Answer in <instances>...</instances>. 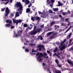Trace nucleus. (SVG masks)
<instances>
[{
    "instance_id": "nucleus-1",
    "label": "nucleus",
    "mask_w": 73,
    "mask_h": 73,
    "mask_svg": "<svg viewBox=\"0 0 73 73\" xmlns=\"http://www.w3.org/2000/svg\"><path fill=\"white\" fill-rule=\"evenodd\" d=\"M43 54H44L42 53H39V52H38V54H36V56H39L37 59V60L38 61H41L42 60H43V57H42L44 56V57L46 58H48V56H47L48 54L44 52Z\"/></svg>"
},
{
    "instance_id": "nucleus-2",
    "label": "nucleus",
    "mask_w": 73,
    "mask_h": 73,
    "mask_svg": "<svg viewBox=\"0 0 73 73\" xmlns=\"http://www.w3.org/2000/svg\"><path fill=\"white\" fill-rule=\"evenodd\" d=\"M16 7L17 8H19L17 10L20 12V14L21 15L22 13V10H23V6L21 5V3L20 2H17L16 4Z\"/></svg>"
},
{
    "instance_id": "nucleus-3",
    "label": "nucleus",
    "mask_w": 73,
    "mask_h": 73,
    "mask_svg": "<svg viewBox=\"0 0 73 73\" xmlns=\"http://www.w3.org/2000/svg\"><path fill=\"white\" fill-rule=\"evenodd\" d=\"M66 41V39H65L63 42H61V44H62V46L61 47L60 46H59V48H60V50H62L63 49L66 48V45L65 44H63V43H64Z\"/></svg>"
},
{
    "instance_id": "nucleus-4",
    "label": "nucleus",
    "mask_w": 73,
    "mask_h": 73,
    "mask_svg": "<svg viewBox=\"0 0 73 73\" xmlns=\"http://www.w3.org/2000/svg\"><path fill=\"white\" fill-rule=\"evenodd\" d=\"M42 65L43 68L44 69H46L48 71V72L50 71V68H49V67L47 65L45 64L44 63H42Z\"/></svg>"
},
{
    "instance_id": "nucleus-5",
    "label": "nucleus",
    "mask_w": 73,
    "mask_h": 73,
    "mask_svg": "<svg viewBox=\"0 0 73 73\" xmlns=\"http://www.w3.org/2000/svg\"><path fill=\"white\" fill-rule=\"evenodd\" d=\"M6 22L7 23H9V24H6L5 25V26L6 27H10V26L12 24V21H11L7 20L6 21Z\"/></svg>"
},
{
    "instance_id": "nucleus-6",
    "label": "nucleus",
    "mask_w": 73,
    "mask_h": 73,
    "mask_svg": "<svg viewBox=\"0 0 73 73\" xmlns=\"http://www.w3.org/2000/svg\"><path fill=\"white\" fill-rule=\"evenodd\" d=\"M13 23H16V25H17L19 23H21L23 20L21 19H19V20H16L15 19H13Z\"/></svg>"
},
{
    "instance_id": "nucleus-7",
    "label": "nucleus",
    "mask_w": 73,
    "mask_h": 73,
    "mask_svg": "<svg viewBox=\"0 0 73 73\" xmlns=\"http://www.w3.org/2000/svg\"><path fill=\"white\" fill-rule=\"evenodd\" d=\"M10 11H9V10L8 9V8L7 7L5 10L6 13H5V17H7V16H8V15Z\"/></svg>"
},
{
    "instance_id": "nucleus-8",
    "label": "nucleus",
    "mask_w": 73,
    "mask_h": 73,
    "mask_svg": "<svg viewBox=\"0 0 73 73\" xmlns=\"http://www.w3.org/2000/svg\"><path fill=\"white\" fill-rule=\"evenodd\" d=\"M47 5L48 7H53V4L50 3V0H47Z\"/></svg>"
},
{
    "instance_id": "nucleus-9",
    "label": "nucleus",
    "mask_w": 73,
    "mask_h": 73,
    "mask_svg": "<svg viewBox=\"0 0 73 73\" xmlns=\"http://www.w3.org/2000/svg\"><path fill=\"white\" fill-rule=\"evenodd\" d=\"M29 33L31 35H36L37 33V32L36 31L33 30L30 32Z\"/></svg>"
},
{
    "instance_id": "nucleus-10",
    "label": "nucleus",
    "mask_w": 73,
    "mask_h": 73,
    "mask_svg": "<svg viewBox=\"0 0 73 73\" xmlns=\"http://www.w3.org/2000/svg\"><path fill=\"white\" fill-rule=\"evenodd\" d=\"M67 61L68 64H69L72 66H73V62H72L70 60H68Z\"/></svg>"
},
{
    "instance_id": "nucleus-11",
    "label": "nucleus",
    "mask_w": 73,
    "mask_h": 73,
    "mask_svg": "<svg viewBox=\"0 0 73 73\" xmlns=\"http://www.w3.org/2000/svg\"><path fill=\"white\" fill-rule=\"evenodd\" d=\"M23 2H25L26 4H28L30 3V1L28 0H22Z\"/></svg>"
},
{
    "instance_id": "nucleus-12",
    "label": "nucleus",
    "mask_w": 73,
    "mask_h": 73,
    "mask_svg": "<svg viewBox=\"0 0 73 73\" xmlns=\"http://www.w3.org/2000/svg\"><path fill=\"white\" fill-rule=\"evenodd\" d=\"M35 31H36V33H37V32H40L41 31V28L37 29Z\"/></svg>"
},
{
    "instance_id": "nucleus-13",
    "label": "nucleus",
    "mask_w": 73,
    "mask_h": 73,
    "mask_svg": "<svg viewBox=\"0 0 73 73\" xmlns=\"http://www.w3.org/2000/svg\"><path fill=\"white\" fill-rule=\"evenodd\" d=\"M19 16H20V15H19V13L17 11L15 14V17H19Z\"/></svg>"
},
{
    "instance_id": "nucleus-14",
    "label": "nucleus",
    "mask_w": 73,
    "mask_h": 73,
    "mask_svg": "<svg viewBox=\"0 0 73 73\" xmlns=\"http://www.w3.org/2000/svg\"><path fill=\"white\" fill-rule=\"evenodd\" d=\"M58 48L57 47H56L55 48V49L54 50L53 52L54 53H55V52L58 51Z\"/></svg>"
},
{
    "instance_id": "nucleus-15",
    "label": "nucleus",
    "mask_w": 73,
    "mask_h": 73,
    "mask_svg": "<svg viewBox=\"0 0 73 73\" xmlns=\"http://www.w3.org/2000/svg\"><path fill=\"white\" fill-rule=\"evenodd\" d=\"M14 15H15V14H14V13H11L10 16V18H12V17H13L14 16Z\"/></svg>"
},
{
    "instance_id": "nucleus-16",
    "label": "nucleus",
    "mask_w": 73,
    "mask_h": 73,
    "mask_svg": "<svg viewBox=\"0 0 73 73\" xmlns=\"http://www.w3.org/2000/svg\"><path fill=\"white\" fill-rule=\"evenodd\" d=\"M53 9L54 11H58V8H53Z\"/></svg>"
},
{
    "instance_id": "nucleus-17",
    "label": "nucleus",
    "mask_w": 73,
    "mask_h": 73,
    "mask_svg": "<svg viewBox=\"0 0 73 73\" xmlns=\"http://www.w3.org/2000/svg\"><path fill=\"white\" fill-rule=\"evenodd\" d=\"M62 15L63 16H65V15H68V13L67 12H62Z\"/></svg>"
},
{
    "instance_id": "nucleus-18",
    "label": "nucleus",
    "mask_w": 73,
    "mask_h": 73,
    "mask_svg": "<svg viewBox=\"0 0 73 73\" xmlns=\"http://www.w3.org/2000/svg\"><path fill=\"white\" fill-rule=\"evenodd\" d=\"M53 33V32H50L47 33V36H49L51 34H52Z\"/></svg>"
},
{
    "instance_id": "nucleus-19",
    "label": "nucleus",
    "mask_w": 73,
    "mask_h": 73,
    "mask_svg": "<svg viewBox=\"0 0 73 73\" xmlns=\"http://www.w3.org/2000/svg\"><path fill=\"white\" fill-rule=\"evenodd\" d=\"M31 20L32 21H35V17H31Z\"/></svg>"
},
{
    "instance_id": "nucleus-20",
    "label": "nucleus",
    "mask_w": 73,
    "mask_h": 73,
    "mask_svg": "<svg viewBox=\"0 0 73 73\" xmlns=\"http://www.w3.org/2000/svg\"><path fill=\"white\" fill-rule=\"evenodd\" d=\"M36 19L37 20H41L40 18L39 17H36Z\"/></svg>"
},
{
    "instance_id": "nucleus-21",
    "label": "nucleus",
    "mask_w": 73,
    "mask_h": 73,
    "mask_svg": "<svg viewBox=\"0 0 73 73\" xmlns=\"http://www.w3.org/2000/svg\"><path fill=\"white\" fill-rule=\"evenodd\" d=\"M58 6H61V5H62V3H60V2L59 1L58 2Z\"/></svg>"
},
{
    "instance_id": "nucleus-22",
    "label": "nucleus",
    "mask_w": 73,
    "mask_h": 73,
    "mask_svg": "<svg viewBox=\"0 0 73 73\" xmlns=\"http://www.w3.org/2000/svg\"><path fill=\"white\" fill-rule=\"evenodd\" d=\"M38 48H44V46L41 45H39L38 46Z\"/></svg>"
},
{
    "instance_id": "nucleus-23",
    "label": "nucleus",
    "mask_w": 73,
    "mask_h": 73,
    "mask_svg": "<svg viewBox=\"0 0 73 73\" xmlns=\"http://www.w3.org/2000/svg\"><path fill=\"white\" fill-rule=\"evenodd\" d=\"M67 22H68V24H67L68 27H69V25L70 24H72V23L68 21H67Z\"/></svg>"
},
{
    "instance_id": "nucleus-24",
    "label": "nucleus",
    "mask_w": 73,
    "mask_h": 73,
    "mask_svg": "<svg viewBox=\"0 0 73 73\" xmlns=\"http://www.w3.org/2000/svg\"><path fill=\"white\" fill-rule=\"evenodd\" d=\"M55 61L57 64H59L60 63V62L58 61V60L57 59L55 60Z\"/></svg>"
},
{
    "instance_id": "nucleus-25",
    "label": "nucleus",
    "mask_w": 73,
    "mask_h": 73,
    "mask_svg": "<svg viewBox=\"0 0 73 73\" xmlns=\"http://www.w3.org/2000/svg\"><path fill=\"white\" fill-rule=\"evenodd\" d=\"M30 11V9L28 8L27 9L26 13H28Z\"/></svg>"
},
{
    "instance_id": "nucleus-26",
    "label": "nucleus",
    "mask_w": 73,
    "mask_h": 73,
    "mask_svg": "<svg viewBox=\"0 0 73 73\" xmlns=\"http://www.w3.org/2000/svg\"><path fill=\"white\" fill-rule=\"evenodd\" d=\"M71 28H72V27L71 26V25H70V27H69L68 29L67 30V31H69V29H70Z\"/></svg>"
},
{
    "instance_id": "nucleus-27",
    "label": "nucleus",
    "mask_w": 73,
    "mask_h": 73,
    "mask_svg": "<svg viewBox=\"0 0 73 73\" xmlns=\"http://www.w3.org/2000/svg\"><path fill=\"white\" fill-rule=\"evenodd\" d=\"M71 28H72V27L71 26V25H70V27H69L68 29L67 30V31H69V29H70Z\"/></svg>"
},
{
    "instance_id": "nucleus-28",
    "label": "nucleus",
    "mask_w": 73,
    "mask_h": 73,
    "mask_svg": "<svg viewBox=\"0 0 73 73\" xmlns=\"http://www.w3.org/2000/svg\"><path fill=\"white\" fill-rule=\"evenodd\" d=\"M55 23V22H52L50 24L51 26H52L53 25V24H54Z\"/></svg>"
},
{
    "instance_id": "nucleus-29",
    "label": "nucleus",
    "mask_w": 73,
    "mask_h": 73,
    "mask_svg": "<svg viewBox=\"0 0 73 73\" xmlns=\"http://www.w3.org/2000/svg\"><path fill=\"white\" fill-rule=\"evenodd\" d=\"M38 37V38H40L41 40H42V36H39Z\"/></svg>"
},
{
    "instance_id": "nucleus-30",
    "label": "nucleus",
    "mask_w": 73,
    "mask_h": 73,
    "mask_svg": "<svg viewBox=\"0 0 73 73\" xmlns=\"http://www.w3.org/2000/svg\"><path fill=\"white\" fill-rule=\"evenodd\" d=\"M5 1H7V2L5 3V5H7V4H8V3H9V0H5Z\"/></svg>"
},
{
    "instance_id": "nucleus-31",
    "label": "nucleus",
    "mask_w": 73,
    "mask_h": 73,
    "mask_svg": "<svg viewBox=\"0 0 73 73\" xmlns=\"http://www.w3.org/2000/svg\"><path fill=\"white\" fill-rule=\"evenodd\" d=\"M38 13H39V14H40V15H43V13L39 11H38Z\"/></svg>"
},
{
    "instance_id": "nucleus-32",
    "label": "nucleus",
    "mask_w": 73,
    "mask_h": 73,
    "mask_svg": "<svg viewBox=\"0 0 73 73\" xmlns=\"http://www.w3.org/2000/svg\"><path fill=\"white\" fill-rule=\"evenodd\" d=\"M25 50L26 52H29V50H28V49L27 48L25 49Z\"/></svg>"
},
{
    "instance_id": "nucleus-33",
    "label": "nucleus",
    "mask_w": 73,
    "mask_h": 73,
    "mask_svg": "<svg viewBox=\"0 0 73 73\" xmlns=\"http://www.w3.org/2000/svg\"><path fill=\"white\" fill-rule=\"evenodd\" d=\"M56 73H61V71L57 70L55 72Z\"/></svg>"
},
{
    "instance_id": "nucleus-34",
    "label": "nucleus",
    "mask_w": 73,
    "mask_h": 73,
    "mask_svg": "<svg viewBox=\"0 0 73 73\" xmlns=\"http://www.w3.org/2000/svg\"><path fill=\"white\" fill-rule=\"evenodd\" d=\"M11 26V29H13L15 28V26H12V24Z\"/></svg>"
},
{
    "instance_id": "nucleus-35",
    "label": "nucleus",
    "mask_w": 73,
    "mask_h": 73,
    "mask_svg": "<svg viewBox=\"0 0 73 73\" xmlns=\"http://www.w3.org/2000/svg\"><path fill=\"white\" fill-rule=\"evenodd\" d=\"M55 27H56V28H55V29H56L57 28H59V26H57V25H55L54 26Z\"/></svg>"
},
{
    "instance_id": "nucleus-36",
    "label": "nucleus",
    "mask_w": 73,
    "mask_h": 73,
    "mask_svg": "<svg viewBox=\"0 0 73 73\" xmlns=\"http://www.w3.org/2000/svg\"><path fill=\"white\" fill-rule=\"evenodd\" d=\"M22 32L23 31H22V30L19 31L18 32V34H21L22 33Z\"/></svg>"
},
{
    "instance_id": "nucleus-37",
    "label": "nucleus",
    "mask_w": 73,
    "mask_h": 73,
    "mask_svg": "<svg viewBox=\"0 0 73 73\" xmlns=\"http://www.w3.org/2000/svg\"><path fill=\"white\" fill-rule=\"evenodd\" d=\"M14 35H15V37H18V36H19V35H17V34H16L15 33H14Z\"/></svg>"
},
{
    "instance_id": "nucleus-38",
    "label": "nucleus",
    "mask_w": 73,
    "mask_h": 73,
    "mask_svg": "<svg viewBox=\"0 0 73 73\" xmlns=\"http://www.w3.org/2000/svg\"><path fill=\"white\" fill-rule=\"evenodd\" d=\"M36 26L34 25L33 30L34 31H36Z\"/></svg>"
},
{
    "instance_id": "nucleus-39",
    "label": "nucleus",
    "mask_w": 73,
    "mask_h": 73,
    "mask_svg": "<svg viewBox=\"0 0 73 73\" xmlns=\"http://www.w3.org/2000/svg\"><path fill=\"white\" fill-rule=\"evenodd\" d=\"M48 12H49V13H52V10H51V9L49 10L48 11Z\"/></svg>"
},
{
    "instance_id": "nucleus-40",
    "label": "nucleus",
    "mask_w": 73,
    "mask_h": 73,
    "mask_svg": "<svg viewBox=\"0 0 73 73\" xmlns=\"http://www.w3.org/2000/svg\"><path fill=\"white\" fill-rule=\"evenodd\" d=\"M27 25H28L27 24H24L23 25V26H24V27H27Z\"/></svg>"
},
{
    "instance_id": "nucleus-41",
    "label": "nucleus",
    "mask_w": 73,
    "mask_h": 73,
    "mask_svg": "<svg viewBox=\"0 0 73 73\" xmlns=\"http://www.w3.org/2000/svg\"><path fill=\"white\" fill-rule=\"evenodd\" d=\"M72 33H70L69 34L68 36L70 37L72 36Z\"/></svg>"
},
{
    "instance_id": "nucleus-42",
    "label": "nucleus",
    "mask_w": 73,
    "mask_h": 73,
    "mask_svg": "<svg viewBox=\"0 0 73 73\" xmlns=\"http://www.w3.org/2000/svg\"><path fill=\"white\" fill-rule=\"evenodd\" d=\"M70 37L69 36V35H68L67 36V39H69V38H70Z\"/></svg>"
},
{
    "instance_id": "nucleus-43",
    "label": "nucleus",
    "mask_w": 73,
    "mask_h": 73,
    "mask_svg": "<svg viewBox=\"0 0 73 73\" xmlns=\"http://www.w3.org/2000/svg\"><path fill=\"white\" fill-rule=\"evenodd\" d=\"M31 6H32V4H30L28 6V7H29V8H30V7H31Z\"/></svg>"
},
{
    "instance_id": "nucleus-44",
    "label": "nucleus",
    "mask_w": 73,
    "mask_h": 73,
    "mask_svg": "<svg viewBox=\"0 0 73 73\" xmlns=\"http://www.w3.org/2000/svg\"><path fill=\"white\" fill-rule=\"evenodd\" d=\"M32 52H36V50H35L33 49L32 50Z\"/></svg>"
},
{
    "instance_id": "nucleus-45",
    "label": "nucleus",
    "mask_w": 73,
    "mask_h": 73,
    "mask_svg": "<svg viewBox=\"0 0 73 73\" xmlns=\"http://www.w3.org/2000/svg\"><path fill=\"white\" fill-rule=\"evenodd\" d=\"M4 10H5V8H4L3 9H2L1 10V11H4Z\"/></svg>"
},
{
    "instance_id": "nucleus-46",
    "label": "nucleus",
    "mask_w": 73,
    "mask_h": 73,
    "mask_svg": "<svg viewBox=\"0 0 73 73\" xmlns=\"http://www.w3.org/2000/svg\"><path fill=\"white\" fill-rule=\"evenodd\" d=\"M51 3H54V0H51Z\"/></svg>"
},
{
    "instance_id": "nucleus-47",
    "label": "nucleus",
    "mask_w": 73,
    "mask_h": 73,
    "mask_svg": "<svg viewBox=\"0 0 73 73\" xmlns=\"http://www.w3.org/2000/svg\"><path fill=\"white\" fill-rule=\"evenodd\" d=\"M31 3H35V1L32 0L31 1Z\"/></svg>"
},
{
    "instance_id": "nucleus-48",
    "label": "nucleus",
    "mask_w": 73,
    "mask_h": 73,
    "mask_svg": "<svg viewBox=\"0 0 73 73\" xmlns=\"http://www.w3.org/2000/svg\"><path fill=\"white\" fill-rule=\"evenodd\" d=\"M67 13L68 14V13H69V14H70V11H67Z\"/></svg>"
},
{
    "instance_id": "nucleus-49",
    "label": "nucleus",
    "mask_w": 73,
    "mask_h": 73,
    "mask_svg": "<svg viewBox=\"0 0 73 73\" xmlns=\"http://www.w3.org/2000/svg\"><path fill=\"white\" fill-rule=\"evenodd\" d=\"M44 24L41 25L40 27H41L42 28H44Z\"/></svg>"
},
{
    "instance_id": "nucleus-50",
    "label": "nucleus",
    "mask_w": 73,
    "mask_h": 73,
    "mask_svg": "<svg viewBox=\"0 0 73 73\" xmlns=\"http://www.w3.org/2000/svg\"><path fill=\"white\" fill-rule=\"evenodd\" d=\"M53 56H58V55L57 54H53Z\"/></svg>"
},
{
    "instance_id": "nucleus-51",
    "label": "nucleus",
    "mask_w": 73,
    "mask_h": 73,
    "mask_svg": "<svg viewBox=\"0 0 73 73\" xmlns=\"http://www.w3.org/2000/svg\"><path fill=\"white\" fill-rule=\"evenodd\" d=\"M47 14H48V13H47V12L45 13H44V15H47Z\"/></svg>"
},
{
    "instance_id": "nucleus-52",
    "label": "nucleus",
    "mask_w": 73,
    "mask_h": 73,
    "mask_svg": "<svg viewBox=\"0 0 73 73\" xmlns=\"http://www.w3.org/2000/svg\"><path fill=\"white\" fill-rule=\"evenodd\" d=\"M68 20H69V19L68 18H66L65 19V20L66 21H68Z\"/></svg>"
},
{
    "instance_id": "nucleus-53",
    "label": "nucleus",
    "mask_w": 73,
    "mask_h": 73,
    "mask_svg": "<svg viewBox=\"0 0 73 73\" xmlns=\"http://www.w3.org/2000/svg\"><path fill=\"white\" fill-rule=\"evenodd\" d=\"M57 65H58V67H61V65H59L58 64Z\"/></svg>"
},
{
    "instance_id": "nucleus-54",
    "label": "nucleus",
    "mask_w": 73,
    "mask_h": 73,
    "mask_svg": "<svg viewBox=\"0 0 73 73\" xmlns=\"http://www.w3.org/2000/svg\"><path fill=\"white\" fill-rule=\"evenodd\" d=\"M39 51H40V50H41V48L40 47L39 48Z\"/></svg>"
},
{
    "instance_id": "nucleus-55",
    "label": "nucleus",
    "mask_w": 73,
    "mask_h": 73,
    "mask_svg": "<svg viewBox=\"0 0 73 73\" xmlns=\"http://www.w3.org/2000/svg\"><path fill=\"white\" fill-rule=\"evenodd\" d=\"M59 16L60 17V18H61V17H62V16H61V15H59Z\"/></svg>"
},
{
    "instance_id": "nucleus-56",
    "label": "nucleus",
    "mask_w": 73,
    "mask_h": 73,
    "mask_svg": "<svg viewBox=\"0 0 73 73\" xmlns=\"http://www.w3.org/2000/svg\"><path fill=\"white\" fill-rule=\"evenodd\" d=\"M56 44L57 45H58V44H59V42H56Z\"/></svg>"
},
{
    "instance_id": "nucleus-57",
    "label": "nucleus",
    "mask_w": 73,
    "mask_h": 73,
    "mask_svg": "<svg viewBox=\"0 0 73 73\" xmlns=\"http://www.w3.org/2000/svg\"><path fill=\"white\" fill-rule=\"evenodd\" d=\"M47 53H50V51H49L47 50Z\"/></svg>"
},
{
    "instance_id": "nucleus-58",
    "label": "nucleus",
    "mask_w": 73,
    "mask_h": 73,
    "mask_svg": "<svg viewBox=\"0 0 73 73\" xmlns=\"http://www.w3.org/2000/svg\"><path fill=\"white\" fill-rule=\"evenodd\" d=\"M52 29V28H50L48 29V31H51Z\"/></svg>"
},
{
    "instance_id": "nucleus-59",
    "label": "nucleus",
    "mask_w": 73,
    "mask_h": 73,
    "mask_svg": "<svg viewBox=\"0 0 73 73\" xmlns=\"http://www.w3.org/2000/svg\"><path fill=\"white\" fill-rule=\"evenodd\" d=\"M62 26H65V25L64 24V23H62Z\"/></svg>"
},
{
    "instance_id": "nucleus-60",
    "label": "nucleus",
    "mask_w": 73,
    "mask_h": 73,
    "mask_svg": "<svg viewBox=\"0 0 73 73\" xmlns=\"http://www.w3.org/2000/svg\"><path fill=\"white\" fill-rule=\"evenodd\" d=\"M32 29V27H30L29 28V29H30V30H31V29Z\"/></svg>"
},
{
    "instance_id": "nucleus-61",
    "label": "nucleus",
    "mask_w": 73,
    "mask_h": 73,
    "mask_svg": "<svg viewBox=\"0 0 73 73\" xmlns=\"http://www.w3.org/2000/svg\"><path fill=\"white\" fill-rule=\"evenodd\" d=\"M70 43L72 42V39H71L69 41Z\"/></svg>"
},
{
    "instance_id": "nucleus-62",
    "label": "nucleus",
    "mask_w": 73,
    "mask_h": 73,
    "mask_svg": "<svg viewBox=\"0 0 73 73\" xmlns=\"http://www.w3.org/2000/svg\"><path fill=\"white\" fill-rule=\"evenodd\" d=\"M32 7V9L33 10V11H35V9H33V7H34V6H33Z\"/></svg>"
},
{
    "instance_id": "nucleus-63",
    "label": "nucleus",
    "mask_w": 73,
    "mask_h": 73,
    "mask_svg": "<svg viewBox=\"0 0 73 73\" xmlns=\"http://www.w3.org/2000/svg\"><path fill=\"white\" fill-rule=\"evenodd\" d=\"M12 0H10V3H12Z\"/></svg>"
},
{
    "instance_id": "nucleus-64",
    "label": "nucleus",
    "mask_w": 73,
    "mask_h": 73,
    "mask_svg": "<svg viewBox=\"0 0 73 73\" xmlns=\"http://www.w3.org/2000/svg\"><path fill=\"white\" fill-rule=\"evenodd\" d=\"M71 50H73V47H71Z\"/></svg>"
}]
</instances>
